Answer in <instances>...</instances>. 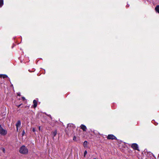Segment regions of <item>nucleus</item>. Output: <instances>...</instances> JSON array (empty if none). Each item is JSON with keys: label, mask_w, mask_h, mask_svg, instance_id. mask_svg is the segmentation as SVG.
<instances>
[{"label": "nucleus", "mask_w": 159, "mask_h": 159, "mask_svg": "<svg viewBox=\"0 0 159 159\" xmlns=\"http://www.w3.org/2000/svg\"><path fill=\"white\" fill-rule=\"evenodd\" d=\"M3 5V0H0V7H2Z\"/></svg>", "instance_id": "nucleus-11"}, {"label": "nucleus", "mask_w": 159, "mask_h": 159, "mask_svg": "<svg viewBox=\"0 0 159 159\" xmlns=\"http://www.w3.org/2000/svg\"><path fill=\"white\" fill-rule=\"evenodd\" d=\"M22 99L23 101L25 100V98L24 97H22Z\"/></svg>", "instance_id": "nucleus-19"}, {"label": "nucleus", "mask_w": 159, "mask_h": 159, "mask_svg": "<svg viewBox=\"0 0 159 159\" xmlns=\"http://www.w3.org/2000/svg\"><path fill=\"white\" fill-rule=\"evenodd\" d=\"M57 134V131L56 130H55V131H54L52 133V135L53 136V137H55L56 134Z\"/></svg>", "instance_id": "nucleus-10"}, {"label": "nucleus", "mask_w": 159, "mask_h": 159, "mask_svg": "<svg viewBox=\"0 0 159 159\" xmlns=\"http://www.w3.org/2000/svg\"><path fill=\"white\" fill-rule=\"evenodd\" d=\"M88 142L87 141H85L84 142L83 145L84 148H88Z\"/></svg>", "instance_id": "nucleus-8"}, {"label": "nucleus", "mask_w": 159, "mask_h": 159, "mask_svg": "<svg viewBox=\"0 0 159 159\" xmlns=\"http://www.w3.org/2000/svg\"><path fill=\"white\" fill-rule=\"evenodd\" d=\"M25 134V130H23V131H22V136H23Z\"/></svg>", "instance_id": "nucleus-14"}, {"label": "nucleus", "mask_w": 159, "mask_h": 159, "mask_svg": "<svg viewBox=\"0 0 159 159\" xmlns=\"http://www.w3.org/2000/svg\"><path fill=\"white\" fill-rule=\"evenodd\" d=\"M94 159H97L95 158H94Z\"/></svg>", "instance_id": "nucleus-31"}, {"label": "nucleus", "mask_w": 159, "mask_h": 159, "mask_svg": "<svg viewBox=\"0 0 159 159\" xmlns=\"http://www.w3.org/2000/svg\"><path fill=\"white\" fill-rule=\"evenodd\" d=\"M21 125V122L20 120H18L17 122L16 123V127H18L20 126Z\"/></svg>", "instance_id": "nucleus-7"}, {"label": "nucleus", "mask_w": 159, "mask_h": 159, "mask_svg": "<svg viewBox=\"0 0 159 159\" xmlns=\"http://www.w3.org/2000/svg\"><path fill=\"white\" fill-rule=\"evenodd\" d=\"M2 75H1V74H0V77H2Z\"/></svg>", "instance_id": "nucleus-27"}, {"label": "nucleus", "mask_w": 159, "mask_h": 159, "mask_svg": "<svg viewBox=\"0 0 159 159\" xmlns=\"http://www.w3.org/2000/svg\"><path fill=\"white\" fill-rule=\"evenodd\" d=\"M80 128L84 131H85L87 129V127L86 126L83 124H82L80 126Z\"/></svg>", "instance_id": "nucleus-5"}, {"label": "nucleus", "mask_w": 159, "mask_h": 159, "mask_svg": "<svg viewBox=\"0 0 159 159\" xmlns=\"http://www.w3.org/2000/svg\"><path fill=\"white\" fill-rule=\"evenodd\" d=\"M13 86V84H12V85H11V86Z\"/></svg>", "instance_id": "nucleus-33"}, {"label": "nucleus", "mask_w": 159, "mask_h": 159, "mask_svg": "<svg viewBox=\"0 0 159 159\" xmlns=\"http://www.w3.org/2000/svg\"><path fill=\"white\" fill-rule=\"evenodd\" d=\"M154 124V125H158V123L157 122H155Z\"/></svg>", "instance_id": "nucleus-23"}, {"label": "nucleus", "mask_w": 159, "mask_h": 159, "mask_svg": "<svg viewBox=\"0 0 159 159\" xmlns=\"http://www.w3.org/2000/svg\"><path fill=\"white\" fill-rule=\"evenodd\" d=\"M39 130H40V126H39Z\"/></svg>", "instance_id": "nucleus-28"}, {"label": "nucleus", "mask_w": 159, "mask_h": 159, "mask_svg": "<svg viewBox=\"0 0 159 159\" xmlns=\"http://www.w3.org/2000/svg\"><path fill=\"white\" fill-rule=\"evenodd\" d=\"M17 95L19 96H20V93H17Z\"/></svg>", "instance_id": "nucleus-22"}, {"label": "nucleus", "mask_w": 159, "mask_h": 159, "mask_svg": "<svg viewBox=\"0 0 159 159\" xmlns=\"http://www.w3.org/2000/svg\"><path fill=\"white\" fill-rule=\"evenodd\" d=\"M32 131L34 132L35 131V129L34 128L33 129Z\"/></svg>", "instance_id": "nucleus-20"}, {"label": "nucleus", "mask_w": 159, "mask_h": 159, "mask_svg": "<svg viewBox=\"0 0 159 159\" xmlns=\"http://www.w3.org/2000/svg\"><path fill=\"white\" fill-rule=\"evenodd\" d=\"M72 125V124H67V127H68L70 125V126H71V125Z\"/></svg>", "instance_id": "nucleus-21"}, {"label": "nucleus", "mask_w": 159, "mask_h": 159, "mask_svg": "<svg viewBox=\"0 0 159 159\" xmlns=\"http://www.w3.org/2000/svg\"><path fill=\"white\" fill-rule=\"evenodd\" d=\"M33 107L34 108H36L37 105V102L35 100H34L33 101Z\"/></svg>", "instance_id": "nucleus-6"}, {"label": "nucleus", "mask_w": 159, "mask_h": 159, "mask_svg": "<svg viewBox=\"0 0 159 159\" xmlns=\"http://www.w3.org/2000/svg\"><path fill=\"white\" fill-rule=\"evenodd\" d=\"M8 80H9V81L10 82V78H8Z\"/></svg>", "instance_id": "nucleus-30"}, {"label": "nucleus", "mask_w": 159, "mask_h": 159, "mask_svg": "<svg viewBox=\"0 0 159 159\" xmlns=\"http://www.w3.org/2000/svg\"><path fill=\"white\" fill-rule=\"evenodd\" d=\"M13 86V84H12V85H11V86Z\"/></svg>", "instance_id": "nucleus-32"}, {"label": "nucleus", "mask_w": 159, "mask_h": 159, "mask_svg": "<svg viewBox=\"0 0 159 159\" xmlns=\"http://www.w3.org/2000/svg\"><path fill=\"white\" fill-rule=\"evenodd\" d=\"M16 130L17 131L18 130V127H16Z\"/></svg>", "instance_id": "nucleus-29"}, {"label": "nucleus", "mask_w": 159, "mask_h": 159, "mask_svg": "<svg viewBox=\"0 0 159 159\" xmlns=\"http://www.w3.org/2000/svg\"><path fill=\"white\" fill-rule=\"evenodd\" d=\"M22 105V104H20L19 105H17L16 106L17 107H20Z\"/></svg>", "instance_id": "nucleus-17"}, {"label": "nucleus", "mask_w": 159, "mask_h": 159, "mask_svg": "<svg viewBox=\"0 0 159 159\" xmlns=\"http://www.w3.org/2000/svg\"><path fill=\"white\" fill-rule=\"evenodd\" d=\"M7 133L6 130L4 129L0 124V134L2 135H5Z\"/></svg>", "instance_id": "nucleus-2"}, {"label": "nucleus", "mask_w": 159, "mask_h": 159, "mask_svg": "<svg viewBox=\"0 0 159 159\" xmlns=\"http://www.w3.org/2000/svg\"><path fill=\"white\" fill-rule=\"evenodd\" d=\"M76 137H75V136H74L73 137V140H75L76 139Z\"/></svg>", "instance_id": "nucleus-18"}, {"label": "nucleus", "mask_w": 159, "mask_h": 159, "mask_svg": "<svg viewBox=\"0 0 159 159\" xmlns=\"http://www.w3.org/2000/svg\"><path fill=\"white\" fill-rule=\"evenodd\" d=\"M107 139H108L117 140V138L114 135L112 134H108L107 137Z\"/></svg>", "instance_id": "nucleus-3"}, {"label": "nucleus", "mask_w": 159, "mask_h": 159, "mask_svg": "<svg viewBox=\"0 0 159 159\" xmlns=\"http://www.w3.org/2000/svg\"><path fill=\"white\" fill-rule=\"evenodd\" d=\"M149 154L150 155H152L154 157H155V156H154V155L153 154V153H152L151 152H149Z\"/></svg>", "instance_id": "nucleus-15"}, {"label": "nucleus", "mask_w": 159, "mask_h": 159, "mask_svg": "<svg viewBox=\"0 0 159 159\" xmlns=\"http://www.w3.org/2000/svg\"><path fill=\"white\" fill-rule=\"evenodd\" d=\"M155 10L156 11L159 13V5H157L155 8Z\"/></svg>", "instance_id": "nucleus-9"}, {"label": "nucleus", "mask_w": 159, "mask_h": 159, "mask_svg": "<svg viewBox=\"0 0 159 159\" xmlns=\"http://www.w3.org/2000/svg\"><path fill=\"white\" fill-rule=\"evenodd\" d=\"M2 150L3 152V153H5V152L6 150H5V148H2Z\"/></svg>", "instance_id": "nucleus-16"}, {"label": "nucleus", "mask_w": 159, "mask_h": 159, "mask_svg": "<svg viewBox=\"0 0 159 159\" xmlns=\"http://www.w3.org/2000/svg\"><path fill=\"white\" fill-rule=\"evenodd\" d=\"M2 75V77H2L4 79L6 78H8V77L7 75Z\"/></svg>", "instance_id": "nucleus-12"}, {"label": "nucleus", "mask_w": 159, "mask_h": 159, "mask_svg": "<svg viewBox=\"0 0 159 159\" xmlns=\"http://www.w3.org/2000/svg\"><path fill=\"white\" fill-rule=\"evenodd\" d=\"M129 4H127L126 7H129Z\"/></svg>", "instance_id": "nucleus-24"}, {"label": "nucleus", "mask_w": 159, "mask_h": 159, "mask_svg": "<svg viewBox=\"0 0 159 159\" xmlns=\"http://www.w3.org/2000/svg\"><path fill=\"white\" fill-rule=\"evenodd\" d=\"M87 150H85L84 151V157H85L86 156V155L87 154Z\"/></svg>", "instance_id": "nucleus-13"}, {"label": "nucleus", "mask_w": 159, "mask_h": 159, "mask_svg": "<svg viewBox=\"0 0 159 159\" xmlns=\"http://www.w3.org/2000/svg\"><path fill=\"white\" fill-rule=\"evenodd\" d=\"M154 122H155V120H153L152 121V123H154Z\"/></svg>", "instance_id": "nucleus-26"}, {"label": "nucleus", "mask_w": 159, "mask_h": 159, "mask_svg": "<svg viewBox=\"0 0 159 159\" xmlns=\"http://www.w3.org/2000/svg\"><path fill=\"white\" fill-rule=\"evenodd\" d=\"M28 152V149L24 145L22 146L20 148L19 152L20 153L26 154Z\"/></svg>", "instance_id": "nucleus-1"}, {"label": "nucleus", "mask_w": 159, "mask_h": 159, "mask_svg": "<svg viewBox=\"0 0 159 159\" xmlns=\"http://www.w3.org/2000/svg\"><path fill=\"white\" fill-rule=\"evenodd\" d=\"M131 147L135 150L139 151L138 145L136 143H133L131 145Z\"/></svg>", "instance_id": "nucleus-4"}, {"label": "nucleus", "mask_w": 159, "mask_h": 159, "mask_svg": "<svg viewBox=\"0 0 159 159\" xmlns=\"http://www.w3.org/2000/svg\"><path fill=\"white\" fill-rule=\"evenodd\" d=\"M48 116H49L52 119V117L51 116V115H48Z\"/></svg>", "instance_id": "nucleus-25"}]
</instances>
